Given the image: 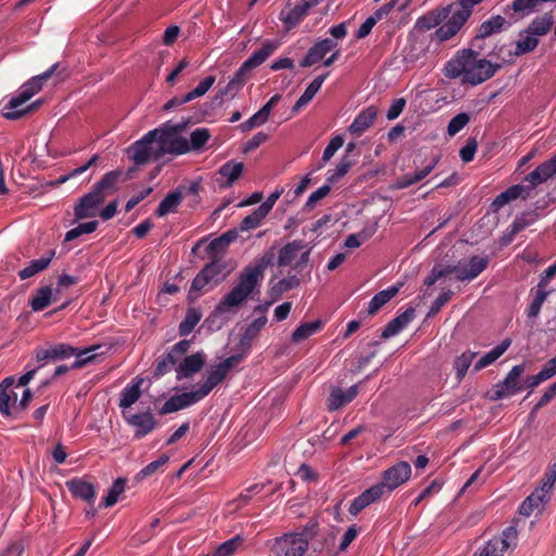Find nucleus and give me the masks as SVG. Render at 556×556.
<instances>
[{
    "mask_svg": "<svg viewBox=\"0 0 556 556\" xmlns=\"http://www.w3.org/2000/svg\"><path fill=\"white\" fill-rule=\"evenodd\" d=\"M500 67V64L480 59L476 51L464 49L445 64L444 75L453 79L462 78L463 83L477 86L493 77Z\"/></svg>",
    "mask_w": 556,
    "mask_h": 556,
    "instance_id": "f257e3e1",
    "label": "nucleus"
},
{
    "mask_svg": "<svg viewBox=\"0 0 556 556\" xmlns=\"http://www.w3.org/2000/svg\"><path fill=\"white\" fill-rule=\"evenodd\" d=\"M58 66L59 64L55 63L42 74L34 76L24 83L17 90V93L11 97L3 105L2 115L7 119L14 121L37 110L41 101H35L30 104H27V102L42 89L43 84L52 76Z\"/></svg>",
    "mask_w": 556,
    "mask_h": 556,
    "instance_id": "f03ea898",
    "label": "nucleus"
},
{
    "mask_svg": "<svg viewBox=\"0 0 556 556\" xmlns=\"http://www.w3.org/2000/svg\"><path fill=\"white\" fill-rule=\"evenodd\" d=\"M268 264L269 260L262 258L257 264L245 267L236 286L219 302L217 311L226 313L241 305L261 286Z\"/></svg>",
    "mask_w": 556,
    "mask_h": 556,
    "instance_id": "7ed1b4c3",
    "label": "nucleus"
},
{
    "mask_svg": "<svg viewBox=\"0 0 556 556\" xmlns=\"http://www.w3.org/2000/svg\"><path fill=\"white\" fill-rule=\"evenodd\" d=\"M471 13L472 12L470 10L465 8L458 1L443 8L439 13L438 18L433 21V24L428 26H435L446 18V22L433 33L432 39L438 42L450 40L460 30Z\"/></svg>",
    "mask_w": 556,
    "mask_h": 556,
    "instance_id": "20e7f679",
    "label": "nucleus"
},
{
    "mask_svg": "<svg viewBox=\"0 0 556 556\" xmlns=\"http://www.w3.org/2000/svg\"><path fill=\"white\" fill-rule=\"evenodd\" d=\"M159 132L155 129L150 130L128 148L129 157L135 164L143 165L151 161L160 160L163 156L157 139Z\"/></svg>",
    "mask_w": 556,
    "mask_h": 556,
    "instance_id": "39448f33",
    "label": "nucleus"
},
{
    "mask_svg": "<svg viewBox=\"0 0 556 556\" xmlns=\"http://www.w3.org/2000/svg\"><path fill=\"white\" fill-rule=\"evenodd\" d=\"M313 528H305L302 532L288 533L275 539L273 551L276 556H303L309 540L314 536Z\"/></svg>",
    "mask_w": 556,
    "mask_h": 556,
    "instance_id": "423d86ee",
    "label": "nucleus"
},
{
    "mask_svg": "<svg viewBox=\"0 0 556 556\" xmlns=\"http://www.w3.org/2000/svg\"><path fill=\"white\" fill-rule=\"evenodd\" d=\"M157 139L163 156L165 154L181 155L190 152L189 140L180 135L181 125L164 124L159 128Z\"/></svg>",
    "mask_w": 556,
    "mask_h": 556,
    "instance_id": "0eeeda50",
    "label": "nucleus"
},
{
    "mask_svg": "<svg viewBox=\"0 0 556 556\" xmlns=\"http://www.w3.org/2000/svg\"><path fill=\"white\" fill-rule=\"evenodd\" d=\"M242 355H232L222 362L211 365L206 371L204 382L198 388L203 397H206L214 388L220 384L228 374L239 365L242 361Z\"/></svg>",
    "mask_w": 556,
    "mask_h": 556,
    "instance_id": "6e6552de",
    "label": "nucleus"
},
{
    "mask_svg": "<svg viewBox=\"0 0 556 556\" xmlns=\"http://www.w3.org/2000/svg\"><path fill=\"white\" fill-rule=\"evenodd\" d=\"M309 249L301 240L286 244L279 252L278 266L302 270L308 262Z\"/></svg>",
    "mask_w": 556,
    "mask_h": 556,
    "instance_id": "1a4fd4ad",
    "label": "nucleus"
},
{
    "mask_svg": "<svg viewBox=\"0 0 556 556\" xmlns=\"http://www.w3.org/2000/svg\"><path fill=\"white\" fill-rule=\"evenodd\" d=\"M228 271L226 270V263L220 260H215L207 264L193 279L190 296L194 294L198 296V293L207 285L215 286L223 281Z\"/></svg>",
    "mask_w": 556,
    "mask_h": 556,
    "instance_id": "9d476101",
    "label": "nucleus"
},
{
    "mask_svg": "<svg viewBox=\"0 0 556 556\" xmlns=\"http://www.w3.org/2000/svg\"><path fill=\"white\" fill-rule=\"evenodd\" d=\"M412 475L410 465L407 462H399L388 468L382 475V481L377 485L382 486V492H392L405 483Z\"/></svg>",
    "mask_w": 556,
    "mask_h": 556,
    "instance_id": "9b49d317",
    "label": "nucleus"
},
{
    "mask_svg": "<svg viewBox=\"0 0 556 556\" xmlns=\"http://www.w3.org/2000/svg\"><path fill=\"white\" fill-rule=\"evenodd\" d=\"M525 371L523 365L514 366L506 378L495 384L493 390V400L508 397L519 393L522 390L521 376Z\"/></svg>",
    "mask_w": 556,
    "mask_h": 556,
    "instance_id": "f8f14e48",
    "label": "nucleus"
},
{
    "mask_svg": "<svg viewBox=\"0 0 556 556\" xmlns=\"http://www.w3.org/2000/svg\"><path fill=\"white\" fill-rule=\"evenodd\" d=\"M203 399L204 397L202 396L198 389L181 394H175L164 403V405L160 409V414L166 415L178 412L180 409L187 408L199 403Z\"/></svg>",
    "mask_w": 556,
    "mask_h": 556,
    "instance_id": "ddd939ff",
    "label": "nucleus"
},
{
    "mask_svg": "<svg viewBox=\"0 0 556 556\" xmlns=\"http://www.w3.org/2000/svg\"><path fill=\"white\" fill-rule=\"evenodd\" d=\"M104 199L93 189L85 194L74 207L76 219L90 218L97 215V211Z\"/></svg>",
    "mask_w": 556,
    "mask_h": 556,
    "instance_id": "4468645a",
    "label": "nucleus"
},
{
    "mask_svg": "<svg viewBox=\"0 0 556 556\" xmlns=\"http://www.w3.org/2000/svg\"><path fill=\"white\" fill-rule=\"evenodd\" d=\"M489 264V260L482 256H472L467 264H458L453 266L457 279L460 281L472 280L478 277Z\"/></svg>",
    "mask_w": 556,
    "mask_h": 556,
    "instance_id": "2eb2a0df",
    "label": "nucleus"
},
{
    "mask_svg": "<svg viewBox=\"0 0 556 556\" xmlns=\"http://www.w3.org/2000/svg\"><path fill=\"white\" fill-rule=\"evenodd\" d=\"M205 362L206 355L204 352H197L185 356L176 368L177 379L180 380L182 378L192 377L203 368Z\"/></svg>",
    "mask_w": 556,
    "mask_h": 556,
    "instance_id": "dca6fc26",
    "label": "nucleus"
},
{
    "mask_svg": "<svg viewBox=\"0 0 556 556\" xmlns=\"http://www.w3.org/2000/svg\"><path fill=\"white\" fill-rule=\"evenodd\" d=\"M77 349L65 343H59L48 349L36 350V361L42 364L46 361H60L74 356Z\"/></svg>",
    "mask_w": 556,
    "mask_h": 556,
    "instance_id": "f3484780",
    "label": "nucleus"
},
{
    "mask_svg": "<svg viewBox=\"0 0 556 556\" xmlns=\"http://www.w3.org/2000/svg\"><path fill=\"white\" fill-rule=\"evenodd\" d=\"M280 46L279 40H265L258 50H255L248 60L243 62V70H252L264 63Z\"/></svg>",
    "mask_w": 556,
    "mask_h": 556,
    "instance_id": "a211bd4d",
    "label": "nucleus"
},
{
    "mask_svg": "<svg viewBox=\"0 0 556 556\" xmlns=\"http://www.w3.org/2000/svg\"><path fill=\"white\" fill-rule=\"evenodd\" d=\"M383 494L384 493L382 492V486L377 484L372 485L371 488L365 490L356 498H354V501L350 505L349 513L353 516H356L371 503H375L376 501L381 498Z\"/></svg>",
    "mask_w": 556,
    "mask_h": 556,
    "instance_id": "6ab92c4d",
    "label": "nucleus"
},
{
    "mask_svg": "<svg viewBox=\"0 0 556 556\" xmlns=\"http://www.w3.org/2000/svg\"><path fill=\"white\" fill-rule=\"evenodd\" d=\"M128 425L136 428L135 438L141 439L152 432L156 427V420L151 413L134 414L125 417Z\"/></svg>",
    "mask_w": 556,
    "mask_h": 556,
    "instance_id": "aec40b11",
    "label": "nucleus"
},
{
    "mask_svg": "<svg viewBox=\"0 0 556 556\" xmlns=\"http://www.w3.org/2000/svg\"><path fill=\"white\" fill-rule=\"evenodd\" d=\"M337 43L332 39H323L316 42L307 52L306 56L301 61L302 67H308L319 62L325 55L333 50Z\"/></svg>",
    "mask_w": 556,
    "mask_h": 556,
    "instance_id": "412c9836",
    "label": "nucleus"
},
{
    "mask_svg": "<svg viewBox=\"0 0 556 556\" xmlns=\"http://www.w3.org/2000/svg\"><path fill=\"white\" fill-rule=\"evenodd\" d=\"M313 5L312 2L305 0L301 4L295 5L289 11H281L279 18L282 21L287 30L296 27L307 15L308 10Z\"/></svg>",
    "mask_w": 556,
    "mask_h": 556,
    "instance_id": "4be33fe9",
    "label": "nucleus"
},
{
    "mask_svg": "<svg viewBox=\"0 0 556 556\" xmlns=\"http://www.w3.org/2000/svg\"><path fill=\"white\" fill-rule=\"evenodd\" d=\"M358 393V386L354 384L350 387L348 390H343L341 388H332L329 399H328V408L333 412L342 406L352 402Z\"/></svg>",
    "mask_w": 556,
    "mask_h": 556,
    "instance_id": "5701e85b",
    "label": "nucleus"
},
{
    "mask_svg": "<svg viewBox=\"0 0 556 556\" xmlns=\"http://www.w3.org/2000/svg\"><path fill=\"white\" fill-rule=\"evenodd\" d=\"M556 175V155L538 166L533 172L527 175L526 181L535 187L548 180Z\"/></svg>",
    "mask_w": 556,
    "mask_h": 556,
    "instance_id": "b1692460",
    "label": "nucleus"
},
{
    "mask_svg": "<svg viewBox=\"0 0 556 556\" xmlns=\"http://www.w3.org/2000/svg\"><path fill=\"white\" fill-rule=\"evenodd\" d=\"M123 177L121 169L106 173L92 188L104 200L118 190V182Z\"/></svg>",
    "mask_w": 556,
    "mask_h": 556,
    "instance_id": "393cba45",
    "label": "nucleus"
},
{
    "mask_svg": "<svg viewBox=\"0 0 556 556\" xmlns=\"http://www.w3.org/2000/svg\"><path fill=\"white\" fill-rule=\"evenodd\" d=\"M415 318V309L413 307L406 308L402 314L394 317L384 327L381 337L389 339L396 336Z\"/></svg>",
    "mask_w": 556,
    "mask_h": 556,
    "instance_id": "a878e982",
    "label": "nucleus"
},
{
    "mask_svg": "<svg viewBox=\"0 0 556 556\" xmlns=\"http://www.w3.org/2000/svg\"><path fill=\"white\" fill-rule=\"evenodd\" d=\"M376 117L377 109L375 106L366 108L354 118L349 127V131L353 135H362L374 124Z\"/></svg>",
    "mask_w": 556,
    "mask_h": 556,
    "instance_id": "bb28decb",
    "label": "nucleus"
},
{
    "mask_svg": "<svg viewBox=\"0 0 556 556\" xmlns=\"http://www.w3.org/2000/svg\"><path fill=\"white\" fill-rule=\"evenodd\" d=\"M15 384V377H7L0 383V413L9 417L11 415L10 405L16 401V393L10 389Z\"/></svg>",
    "mask_w": 556,
    "mask_h": 556,
    "instance_id": "cd10ccee",
    "label": "nucleus"
},
{
    "mask_svg": "<svg viewBox=\"0 0 556 556\" xmlns=\"http://www.w3.org/2000/svg\"><path fill=\"white\" fill-rule=\"evenodd\" d=\"M438 160L433 159L427 166H425L421 169H417L414 174H406L403 177H401L396 184L395 188L397 189H405L409 186L417 184L425 179L437 166Z\"/></svg>",
    "mask_w": 556,
    "mask_h": 556,
    "instance_id": "c85d7f7f",
    "label": "nucleus"
},
{
    "mask_svg": "<svg viewBox=\"0 0 556 556\" xmlns=\"http://www.w3.org/2000/svg\"><path fill=\"white\" fill-rule=\"evenodd\" d=\"M66 485L71 493L78 498H81L86 502H93L96 492L89 482H86L81 479H72L66 482Z\"/></svg>",
    "mask_w": 556,
    "mask_h": 556,
    "instance_id": "c756f323",
    "label": "nucleus"
},
{
    "mask_svg": "<svg viewBox=\"0 0 556 556\" xmlns=\"http://www.w3.org/2000/svg\"><path fill=\"white\" fill-rule=\"evenodd\" d=\"M53 256L54 251H49L46 256L30 261L25 268L18 271V277L25 280L45 270L50 265Z\"/></svg>",
    "mask_w": 556,
    "mask_h": 556,
    "instance_id": "7c9ffc66",
    "label": "nucleus"
},
{
    "mask_svg": "<svg viewBox=\"0 0 556 556\" xmlns=\"http://www.w3.org/2000/svg\"><path fill=\"white\" fill-rule=\"evenodd\" d=\"M243 163L228 161L224 165L219 167V175L225 179V182L222 184L223 187H230L232 184L240 178L243 172Z\"/></svg>",
    "mask_w": 556,
    "mask_h": 556,
    "instance_id": "2f4dec72",
    "label": "nucleus"
},
{
    "mask_svg": "<svg viewBox=\"0 0 556 556\" xmlns=\"http://www.w3.org/2000/svg\"><path fill=\"white\" fill-rule=\"evenodd\" d=\"M510 343L511 342L509 339H505L504 341H502L498 345L493 348L490 352H488L485 355H483L475 364L473 370L479 371V370L483 369L484 367L494 363L497 358H500L507 351Z\"/></svg>",
    "mask_w": 556,
    "mask_h": 556,
    "instance_id": "473e14b6",
    "label": "nucleus"
},
{
    "mask_svg": "<svg viewBox=\"0 0 556 556\" xmlns=\"http://www.w3.org/2000/svg\"><path fill=\"white\" fill-rule=\"evenodd\" d=\"M547 501L545 496H543L542 491H533L520 505L519 513L523 516H530L534 511H540L543 507V504Z\"/></svg>",
    "mask_w": 556,
    "mask_h": 556,
    "instance_id": "72a5a7b5",
    "label": "nucleus"
},
{
    "mask_svg": "<svg viewBox=\"0 0 556 556\" xmlns=\"http://www.w3.org/2000/svg\"><path fill=\"white\" fill-rule=\"evenodd\" d=\"M547 501L545 496H543L542 491H533L520 505L519 513L523 516H530L534 511H540L543 507V504Z\"/></svg>",
    "mask_w": 556,
    "mask_h": 556,
    "instance_id": "f704fd0d",
    "label": "nucleus"
},
{
    "mask_svg": "<svg viewBox=\"0 0 556 556\" xmlns=\"http://www.w3.org/2000/svg\"><path fill=\"white\" fill-rule=\"evenodd\" d=\"M326 77L327 74L319 75L306 87L302 96L295 102L293 111H300L303 106H305L312 101V99L321 88V85L324 84Z\"/></svg>",
    "mask_w": 556,
    "mask_h": 556,
    "instance_id": "c9c22d12",
    "label": "nucleus"
},
{
    "mask_svg": "<svg viewBox=\"0 0 556 556\" xmlns=\"http://www.w3.org/2000/svg\"><path fill=\"white\" fill-rule=\"evenodd\" d=\"M143 382L142 379H137L134 383L127 386L124 388V390L121 393L119 399V407L121 408H129L131 405H134L141 395V383Z\"/></svg>",
    "mask_w": 556,
    "mask_h": 556,
    "instance_id": "e433bc0d",
    "label": "nucleus"
},
{
    "mask_svg": "<svg viewBox=\"0 0 556 556\" xmlns=\"http://www.w3.org/2000/svg\"><path fill=\"white\" fill-rule=\"evenodd\" d=\"M269 212V204H261L253 213L243 218L241 230L248 231L257 228Z\"/></svg>",
    "mask_w": 556,
    "mask_h": 556,
    "instance_id": "4c0bfd02",
    "label": "nucleus"
},
{
    "mask_svg": "<svg viewBox=\"0 0 556 556\" xmlns=\"http://www.w3.org/2000/svg\"><path fill=\"white\" fill-rule=\"evenodd\" d=\"M400 291L399 286H392L375 294L368 304V313L370 315L377 313L384 304H387Z\"/></svg>",
    "mask_w": 556,
    "mask_h": 556,
    "instance_id": "58836bf2",
    "label": "nucleus"
},
{
    "mask_svg": "<svg viewBox=\"0 0 556 556\" xmlns=\"http://www.w3.org/2000/svg\"><path fill=\"white\" fill-rule=\"evenodd\" d=\"M181 200H182V194L180 191L176 190V191L168 193L159 204L155 214L159 217H163L169 213L176 212Z\"/></svg>",
    "mask_w": 556,
    "mask_h": 556,
    "instance_id": "ea45409f",
    "label": "nucleus"
},
{
    "mask_svg": "<svg viewBox=\"0 0 556 556\" xmlns=\"http://www.w3.org/2000/svg\"><path fill=\"white\" fill-rule=\"evenodd\" d=\"M553 23L554 18L552 13H545L542 16L534 18L527 30L530 35H534L535 37L543 36L549 31Z\"/></svg>",
    "mask_w": 556,
    "mask_h": 556,
    "instance_id": "a19ab883",
    "label": "nucleus"
},
{
    "mask_svg": "<svg viewBox=\"0 0 556 556\" xmlns=\"http://www.w3.org/2000/svg\"><path fill=\"white\" fill-rule=\"evenodd\" d=\"M549 292L551 291L548 289H542V286H536L533 291L532 302L530 303L527 311L528 318L533 319L539 316L541 307Z\"/></svg>",
    "mask_w": 556,
    "mask_h": 556,
    "instance_id": "79ce46f5",
    "label": "nucleus"
},
{
    "mask_svg": "<svg viewBox=\"0 0 556 556\" xmlns=\"http://www.w3.org/2000/svg\"><path fill=\"white\" fill-rule=\"evenodd\" d=\"M250 72V70L244 68L243 64L240 66V68L235 73L233 77L228 81L224 90L222 91L223 96H236L237 92L244 86L245 84V76Z\"/></svg>",
    "mask_w": 556,
    "mask_h": 556,
    "instance_id": "37998d69",
    "label": "nucleus"
},
{
    "mask_svg": "<svg viewBox=\"0 0 556 556\" xmlns=\"http://www.w3.org/2000/svg\"><path fill=\"white\" fill-rule=\"evenodd\" d=\"M320 328H321L320 320L302 324L294 330V332L292 333L291 340L293 343H300V342L306 340L307 338H309L311 336L315 334L316 332H318L320 330Z\"/></svg>",
    "mask_w": 556,
    "mask_h": 556,
    "instance_id": "c03bdc74",
    "label": "nucleus"
},
{
    "mask_svg": "<svg viewBox=\"0 0 556 556\" xmlns=\"http://www.w3.org/2000/svg\"><path fill=\"white\" fill-rule=\"evenodd\" d=\"M506 21L503 16H492L490 20L481 24L477 34V38H486L492 34L501 31Z\"/></svg>",
    "mask_w": 556,
    "mask_h": 556,
    "instance_id": "a18cd8bd",
    "label": "nucleus"
},
{
    "mask_svg": "<svg viewBox=\"0 0 556 556\" xmlns=\"http://www.w3.org/2000/svg\"><path fill=\"white\" fill-rule=\"evenodd\" d=\"M53 290L51 287H42L37 290L36 294L30 301L33 311L39 312L49 306L52 302Z\"/></svg>",
    "mask_w": 556,
    "mask_h": 556,
    "instance_id": "49530a36",
    "label": "nucleus"
},
{
    "mask_svg": "<svg viewBox=\"0 0 556 556\" xmlns=\"http://www.w3.org/2000/svg\"><path fill=\"white\" fill-rule=\"evenodd\" d=\"M267 323L266 315H261L255 318L245 329L242 338V345H250V343L258 336L260 331L265 327Z\"/></svg>",
    "mask_w": 556,
    "mask_h": 556,
    "instance_id": "de8ad7c7",
    "label": "nucleus"
},
{
    "mask_svg": "<svg viewBox=\"0 0 556 556\" xmlns=\"http://www.w3.org/2000/svg\"><path fill=\"white\" fill-rule=\"evenodd\" d=\"M126 486V479L118 478L116 479L111 488L108 491V495L103 498L102 506L111 507L115 505L121 496L124 493Z\"/></svg>",
    "mask_w": 556,
    "mask_h": 556,
    "instance_id": "09e8293b",
    "label": "nucleus"
},
{
    "mask_svg": "<svg viewBox=\"0 0 556 556\" xmlns=\"http://www.w3.org/2000/svg\"><path fill=\"white\" fill-rule=\"evenodd\" d=\"M214 83L215 76H207L202 81H200V84L193 90L181 97L179 102L187 103L194 100L195 98L204 96L211 89Z\"/></svg>",
    "mask_w": 556,
    "mask_h": 556,
    "instance_id": "8fccbe9b",
    "label": "nucleus"
},
{
    "mask_svg": "<svg viewBox=\"0 0 556 556\" xmlns=\"http://www.w3.org/2000/svg\"><path fill=\"white\" fill-rule=\"evenodd\" d=\"M202 314L195 308H189L185 319L179 325V333L188 336L201 320Z\"/></svg>",
    "mask_w": 556,
    "mask_h": 556,
    "instance_id": "3c124183",
    "label": "nucleus"
},
{
    "mask_svg": "<svg viewBox=\"0 0 556 556\" xmlns=\"http://www.w3.org/2000/svg\"><path fill=\"white\" fill-rule=\"evenodd\" d=\"M243 536L236 535L222 543L214 552V556H231L243 544Z\"/></svg>",
    "mask_w": 556,
    "mask_h": 556,
    "instance_id": "603ef678",
    "label": "nucleus"
},
{
    "mask_svg": "<svg viewBox=\"0 0 556 556\" xmlns=\"http://www.w3.org/2000/svg\"><path fill=\"white\" fill-rule=\"evenodd\" d=\"M506 549L505 541L496 536L488 541L477 556H504Z\"/></svg>",
    "mask_w": 556,
    "mask_h": 556,
    "instance_id": "864d4df0",
    "label": "nucleus"
},
{
    "mask_svg": "<svg viewBox=\"0 0 556 556\" xmlns=\"http://www.w3.org/2000/svg\"><path fill=\"white\" fill-rule=\"evenodd\" d=\"M475 356H476V353L467 351V352H464L462 355H459L455 359L454 368H455L456 377H457L458 380H462L465 377V375H466L468 368L470 367Z\"/></svg>",
    "mask_w": 556,
    "mask_h": 556,
    "instance_id": "5fc2aeb1",
    "label": "nucleus"
},
{
    "mask_svg": "<svg viewBox=\"0 0 556 556\" xmlns=\"http://www.w3.org/2000/svg\"><path fill=\"white\" fill-rule=\"evenodd\" d=\"M539 43L538 38L534 35H530L528 30H526V35L521 37L516 43V55H522L533 51Z\"/></svg>",
    "mask_w": 556,
    "mask_h": 556,
    "instance_id": "6e6d98bb",
    "label": "nucleus"
},
{
    "mask_svg": "<svg viewBox=\"0 0 556 556\" xmlns=\"http://www.w3.org/2000/svg\"><path fill=\"white\" fill-rule=\"evenodd\" d=\"M211 138V132L207 128H197L190 134L189 147L191 150H200Z\"/></svg>",
    "mask_w": 556,
    "mask_h": 556,
    "instance_id": "4d7b16f0",
    "label": "nucleus"
},
{
    "mask_svg": "<svg viewBox=\"0 0 556 556\" xmlns=\"http://www.w3.org/2000/svg\"><path fill=\"white\" fill-rule=\"evenodd\" d=\"M556 482V463L551 464L542 479V484L540 488L535 489V491H542L543 496L547 498L549 492L552 491L554 483Z\"/></svg>",
    "mask_w": 556,
    "mask_h": 556,
    "instance_id": "13d9d810",
    "label": "nucleus"
},
{
    "mask_svg": "<svg viewBox=\"0 0 556 556\" xmlns=\"http://www.w3.org/2000/svg\"><path fill=\"white\" fill-rule=\"evenodd\" d=\"M98 225L99 224H98L97 220H91V222H88V223L79 224L75 228H72L71 230H68L65 233V238L64 239H65V241H72V240L80 237L81 235L91 233V232H93L97 229Z\"/></svg>",
    "mask_w": 556,
    "mask_h": 556,
    "instance_id": "bf43d9fd",
    "label": "nucleus"
},
{
    "mask_svg": "<svg viewBox=\"0 0 556 556\" xmlns=\"http://www.w3.org/2000/svg\"><path fill=\"white\" fill-rule=\"evenodd\" d=\"M100 349V345H91L85 350H78L77 353L74 354L76 356V361L73 363L72 368H80L87 363L93 361L96 357V350Z\"/></svg>",
    "mask_w": 556,
    "mask_h": 556,
    "instance_id": "052dcab7",
    "label": "nucleus"
},
{
    "mask_svg": "<svg viewBox=\"0 0 556 556\" xmlns=\"http://www.w3.org/2000/svg\"><path fill=\"white\" fill-rule=\"evenodd\" d=\"M191 346L190 340H181L174 344L170 351L167 353V361L170 364H176L182 355H185Z\"/></svg>",
    "mask_w": 556,
    "mask_h": 556,
    "instance_id": "680f3d73",
    "label": "nucleus"
},
{
    "mask_svg": "<svg viewBox=\"0 0 556 556\" xmlns=\"http://www.w3.org/2000/svg\"><path fill=\"white\" fill-rule=\"evenodd\" d=\"M469 119L470 117L467 113H458L455 115L447 125L448 136L453 137L458 134L469 123Z\"/></svg>",
    "mask_w": 556,
    "mask_h": 556,
    "instance_id": "e2e57ef3",
    "label": "nucleus"
},
{
    "mask_svg": "<svg viewBox=\"0 0 556 556\" xmlns=\"http://www.w3.org/2000/svg\"><path fill=\"white\" fill-rule=\"evenodd\" d=\"M235 239L236 233L233 231L225 232L208 244V250L214 253L223 252Z\"/></svg>",
    "mask_w": 556,
    "mask_h": 556,
    "instance_id": "0e129e2a",
    "label": "nucleus"
},
{
    "mask_svg": "<svg viewBox=\"0 0 556 556\" xmlns=\"http://www.w3.org/2000/svg\"><path fill=\"white\" fill-rule=\"evenodd\" d=\"M455 268H453V266H446V267H441V266H434L431 270V273L426 277L425 279V285H427L428 287L434 285L440 278L451 274V273H454Z\"/></svg>",
    "mask_w": 556,
    "mask_h": 556,
    "instance_id": "69168bd1",
    "label": "nucleus"
},
{
    "mask_svg": "<svg viewBox=\"0 0 556 556\" xmlns=\"http://www.w3.org/2000/svg\"><path fill=\"white\" fill-rule=\"evenodd\" d=\"M351 162L346 157H343L332 173L328 172L327 181L330 184L338 181L349 172Z\"/></svg>",
    "mask_w": 556,
    "mask_h": 556,
    "instance_id": "338daca9",
    "label": "nucleus"
},
{
    "mask_svg": "<svg viewBox=\"0 0 556 556\" xmlns=\"http://www.w3.org/2000/svg\"><path fill=\"white\" fill-rule=\"evenodd\" d=\"M343 143L344 139L342 136H334L324 150L323 162H328L334 155V153L343 146Z\"/></svg>",
    "mask_w": 556,
    "mask_h": 556,
    "instance_id": "774afa93",
    "label": "nucleus"
}]
</instances>
